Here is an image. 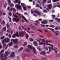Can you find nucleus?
Returning <instances> with one entry per match:
<instances>
[{
	"mask_svg": "<svg viewBox=\"0 0 60 60\" xmlns=\"http://www.w3.org/2000/svg\"><path fill=\"white\" fill-rule=\"evenodd\" d=\"M8 18L9 19V22H11V18L10 17L8 16Z\"/></svg>",
	"mask_w": 60,
	"mask_h": 60,
	"instance_id": "36",
	"label": "nucleus"
},
{
	"mask_svg": "<svg viewBox=\"0 0 60 60\" xmlns=\"http://www.w3.org/2000/svg\"><path fill=\"white\" fill-rule=\"evenodd\" d=\"M45 26H46V27H48V26H49V25H46Z\"/></svg>",
	"mask_w": 60,
	"mask_h": 60,
	"instance_id": "62",
	"label": "nucleus"
},
{
	"mask_svg": "<svg viewBox=\"0 0 60 60\" xmlns=\"http://www.w3.org/2000/svg\"><path fill=\"white\" fill-rule=\"evenodd\" d=\"M16 36L14 34H13L12 36V37L14 38H15V37H16Z\"/></svg>",
	"mask_w": 60,
	"mask_h": 60,
	"instance_id": "31",
	"label": "nucleus"
},
{
	"mask_svg": "<svg viewBox=\"0 0 60 60\" xmlns=\"http://www.w3.org/2000/svg\"><path fill=\"white\" fill-rule=\"evenodd\" d=\"M43 11H44V12H45V13H46L47 12V11H46V10H44Z\"/></svg>",
	"mask_w": 60,
	"mask_h": 60,
	"instance_id": "44",
	"label": "nucleus"
},
{
	"mask_svg": "<svg viewBox=\"0 0 60 60\" xmlns=\"http://www.w3.org/2000/svg\"><path fill=\"white\" fill-rule=\"evenodd\" d=\"M41 25L43 27H44V26H45V25H44L41 24Z\"/></svg>",
	"mask_w": 60,
	"mask_h": 60,
	"instance_id": "64",
	"label": "nucleus"
},
{
	"mask_svg": "<svg viewBox=\"0 0 60 60\" xmlns=\"http://www.w3.org/2000/svg\"><path fill=\"white\" fill-rule=\"evenodd\" d=\"M15 7H16L17 9H20V8H21L20 6L18 4L16 5Z\"/></svg>",
	"mask_w": 60,
	"mask_h": 60,
	"instance_id": "8",
	"label": "nucleus"
},
{
	"mask_svg": "<svg viewBox=\"0 0 60 60\" xmlns=\"http://www.w3.org/2000/svg\"><path fill=\"white\" fill-rule=\"evenodd\" d=\"M44 21H42L41 22V23L42 24H47L48 23V22H47V20H44Z\"/></svg>",
	"mask_w": 60,
	"mask_h": 60,
	"instance_id": "9",
	"label": "nucleus"
},
{
	"mask_svg": "<svg viewBox=\"0 0 60 60\" xmlns=\"http://www.w3.org/2000/svg\"><path fill=\"white\" fill-rule=\"evenodd\" d=\"M11 41H13L14 43L16 44L18 43V39H12L11 40Z\"/></svg>",
	"mask_w": 60,
	"mask_h": 60,
	"instance_id": "3",
	"label": "nucleus"
},
{
	"mask_svg": "<svg viewBox=\"0 0 60 60\" xmlns=\"http://www.w3.org/2000/svg\"><path fill=\"white\" fill-rule=\"evenodd\" d=\"M50 27H55V26L53 25H50Z\"/></svg>",
	"mask_w": 60,
	"mask_h": 60,
	"instance_id": "38",
	"label": "nucleus"
},
{
	"mask_svg": "<svg viewBox=\"0 0 60 60\" xmlns=\"http://www.w3.org/2000/svg\"><path fill=\"white\" fill-rule=\"evenodd\" d=\"M2 46L1 45V44L0 43V49H2Z\"/></svg>",
	"mask_w": 60,
	"mask_h": 60,
	"instance_id": "53",
	"label": "nucleus"
},
{
	"mask_svg": "<svg viewBox=\"0 0 60 60\" xmlns=\"http://www.w3.org/2000/svg\"><path fill=\"white\" fill-rule=\"evenodd\" d=\"M55 29L56 30H58V28L56 27L55 28Z\"/></svg>",
	"mask_w": 60,
	"mask_h": 60,
	"instance_id": "59",
	"label": "nucleus"
},
{
	"mask_svg": "<svg viewBox=\"0 0 60 60\" xmlns=\"http://www.w3.org/2000/svg\"><path fill=\"white\" fill-rule=\"evenodd\" d=\"M19 29L20 30H22V29H21V27L20 26L19 27Z\"/></svg>",
	"mask_w": 60,
	"mask_h": 60,
	"instance_id": "58",
	"label": "nucleus"
},
{
	"mask_svg": "<svg viewBox=\"0 0 60 60\" xmlns=\"http://www.w3.org/2000/svg\"><path fill=\"white\" fill-rule=\"evenodd\" d=\"M36 6L37 7H40V6L38 4H37L36 5Z\"/></svg>",
	"mask_w": 60,
	"mask_h": 60,
	"instance_id": "37",
	"label": "nucleus"
},
{
	"mask_svg": "<svg viewBox=\"0 0 60 60\" xmlns=\"http://www.w3.org/2000/svg\"><path fill=\"white\" fill-rule=\"evenodd\" d=\"M48 7L49 9H50L52 7V5L51 4H49L48 5Z\"/></svg>",
	"mask_w": 60,
	"mask_h": 60,
	"instance_id": "14",
	"label": "nucleus"
},
{
	"mask_svg": "<svg viewBox=\"0 0 60 60\" xmlns=\"http://www.w3.org/2000/svg\"><path fill=\"white\" fill-rule=\"evenodd\" d=\"M33 43L34 46H38V43H37V41H34L33 42Z\"/></svg>",
	"mask_w": 60,
	"mask_h": 60,
	"instance_id": "10",
	"label": "nucleus"
},
{
	"mask_svg": "<svg viewBox=\"0 0 60 60\" xmlns=\"http://www.w3.org/2000/svg\"><path fill=\"white\" fill-rule=\"evenodd\" d=\"M43 1L44 3H46L47 2V0H43Z\"/></svg>",
	"mask_w": 60,
	"mask_h": 60,
	"instance_id": "35",
	"label": "nucleus"
},
{
	"mask_svg": "<svg viewBox=\"0 0 60 60\" xmlns=\"http://www.w3.org/2000/svg\"><path fill=\"white\" fill-rule=\"evenodd\" d=\"M10 39L8 38H5L4 40L2 41V42L4 47H5V46H6V44H5L4 43L9 42H10Z\"/></svg>",
	"mask_w": 60,
	"mask_h": 60,
	"instance_id": "1",
	"label": "nucleus"
},
{
	"mask_svg": "<svg viewBox=\"0 0 60 60\" xmlns=\"http://www.w3.org/2000/svg\"><path fill=\"white\" fill-rule=\"evenodd\" d=\"M8 3L9 4H10V3H11V2L10 1V0H8Z\"/></svg>",
	"mask_w": 60,
	"mask_h": 60,
	"instance_id": "48",
	"label": "nucleus"
},
{
	"mask_svg": "<svg viewBox=\"0 0 60 60\" xmlns=\"http://www.w3.org/2000/svg\"><path fill=\"white\" fill-rule=\"evenodd\" d=\"M30 41H33L34 40L33 38H30L29 39Z\"/></svg>",
	"mask_w": 60,
	"mask_h": 60,
	"instance_id": "29",
	"label": "nucleus"
},
{
	"mask_svg": "<svg viewBox=\"0 0 60 60\" xmlns=\"http://www.w3.org/2000/svg\"><path fill=\"white\" fill-rule=\"evenodd\" d=\"M8 24H9V23H7V28H9V27H10V26L9 25H8Z\"/></svg>",
	"mask_w": 60,
	"mask_h": 60,
	"instance_id": "27",
	"label": "nucleus"
},
{
	"mask_svg": "<svg viewBox=\"0 0 60 60\" xmlns=\"http://www.w3.org/2000/svg\"><path fill=\"white\" fill-rule=\"evenodd\" d=\"M12 45V43H10L8 44L7 46L5 48V49H7L8 47V48H10V47Z\"/></svg>",
	"mask_w": 60,
	"mask_h": 60,
	"instance_id": "4",
	"label": "nucleus"
},
{
	"mask_svg": "<svg viewBox=\"0 0 60 60\" xmlns=\"http://www.w3.org/2000/svg\"><path fill=\"white\" fill-rule=\"evenodd\" d=\"M45 41V40L44 39H42V42H44Z\"/></svg>",
	"mask_w": 60,
	"mask_h": 60,
	"instance_id": "57",
	"label": "nucleus"
},
{
	"mask_svg": "<svg viewBox=\"0 0 60 60\" xmlns=\"http://www.w3.org/2000/svg\"><path fill=\"white\" fill-rule=\"evenodd\" d=\"M33 51L34 53H36V50L35 49V48L33 47Z\"/></svg>",
	"mask_w": 60,
	"mask_h": 60,
	"instance_id": "20",
	"label": "nucleus"
},
{
	"mask_svg": "<svg viewBox=\"0 0 60 60\" xmlns=\"http://www.w3.org/2000/svg\"><path fill=\"white\" fill-rule=\"evenodd\" d=\"M15 14H18V15H19L20 16V14L19 13H18L17 12Z\"/></svg>",
	"mask_w": 60,
	"mask_h": 60,
	"instance_id": "52",
	"label": "nucleus"
},
{
	"mask_svg": "<svg viewBox=\"0 0 60 60\" xmlns=\"http://www.w3.org/2000/svg\"><path fill=\"white\" fill-rule=\"evenodd\" d=\"M36 22H37V23H38V24H40V23L39 22H38V21H35Z\"/></svg>",
	"mask_w": 60,
	"mask_h": 60,
	"instance_id": "49",
	"label": "nucleus"
},
{
	"mask_svg": "<svg viewBox=\"0 0 60 60\" xmlns=\"http://www.w3.org/2000/svg\"><path fill=\"white\" fill-rule=\"evenodd\" d=\"M45 52L44 51H42L40 53V54L41 55H44V54H45Z\"/></svg>",
	"mask_w": 60,
	"mask_h": 60,
	"instance_id": "23",
	"label": "nucleus"
},
{
	"mask_svg": "<svg viewBox=\"0 0 60 60\" xmlns=\"http://www.w3.org/2000/svg\"><path fill=\"white\" fill-rule=\"evenodd\" d=\"M33 16H37V15H36V14H33Z\"/></svg>",
	"mask_w": 60,
	"mask_h": 60,
	"instance_id": "61",
	"label": "nucleus"
},
{
	"mask_svg": "<svg viewBox=\"0 0 60 60\" xmlns=\"http://www.w3.org/2000/svg\"><path fill=\"white\" fill-rule=\"evenodd\" d=\"M14 3H18L19 4H20L21 3L20 0H16L15 1H14Z\"/></svg>",
	"mask_w": 60,
	"mask_h": 60,
	"instance_id": "11",
	"label": "nucleus"
},
{
	"mask_svg": "<svg viewBox=\"0 0 60 60\" xmlns=\"http://www.w3.org/2000/svg\"><path fill=\"white\" fill-rule=\"evenodd\" d=\"M13 10V11L14 12H15L16 11V10H15V9L14 8H12L10 9V11H12Z\"/></svg>",
	"mask_w": 60,
	"mask_h": 60,
	"instance_id": "13",
	"label": "nucleus"
},
{
	"mask_svg": "<svg viewBox=\"0 0 60 60\" xmlns=\"http://www.w3.org/2000/svg\"><path fill=\"white\" fill-rule=\"evenodd\" d=\"M52 16L53 17V18H55V15H52Z\"/></svg>",
	"mask_w": 60,
	"mask_h": 60,
	"instance_id": "51",
	"label": "nucleus"
},
{
	"mask_svg": "<svg viewBox=\"0 0 60 60\" xmlns=\"http://www.w3.org/2000/svg\"><path fill=\"white\" fill-rule=\"evenodd\" d=\"M10 30H7V32H8V33H10Z\"/></svg>",
	"mask_w": 60,
	"mask_h": 60,
	"instance_id": "50",
	"label": "nucleus"
},
{
	"mask_svg": "<svg viewBox=\"0 0 60 60\" xmlns=\"http://www.w3.org/2000/svg\"><path fill=\"white\" fill-rule=\"evenodd\" d=\"M23 47H21L18 50V51H21L23 49Z\"/></svg>",
	"mask_w": 60,
	"mask_h": 60,
	"instance_id": "22",
	"label": "nucleus"
},
{
	"mask_svg": "<svg viewBox=\"0 0 60 60\" xmlns=\"http://www.w3.org/2000/svg\"><path fill=\"white\" fill-rule=\"evenodd\" d=\"M15 36H17V37H19V34L18 31L16 32V33L15 34Z\"/></svg>",
	"mask_w": 60,
	"mask_h": 60,
	"instance_id": "15",
	"label": "nucleus"
},
{
	"mask_svg": "<svg viewBox=\"0 0 60 60\" xmlns=\"http://www.w3.org/2000/svg\"><path fill=\"white\" fill-rule=\"evenodd\" d=\"M13 21L14 22L16 21V22H18V21H19V18H18L16 20V19L15 18H14L13 19Z\"/></svg>",
	"mask_w": 60,
	"mask_h": 60,
	"instance_id": "7",
	"label": "nucleus"
},
{
	"mask_svg": "<svg viewBox=\"0 0 60 60\" xmlns=\"http://www.w3.org/2000/svg\"><path fill=\"white\" fill-rule=\"evenodd\" d=\"M46 41L47 42H50V43H51L52 42V41H51L50 40H49V41Z\"/></svg>",
	"mask_w": 60,
	"mask_h": 60,
	"instance_id": "43",
	"label": "nucleus"
},
{
	"mask_svg": "<svg viewBox=\"0 0 60 60\" xmlns=\"http://www.w3.org/2000/svg\"><path fill=\"white\" fill-rule=\"evenodd\" d=\"M5 54H9L10 53L8 52H5Z\"/></svg>",
	"mask_w": 60,
	"mask_h": 60,
	"instance_id": "42",
	"label": "nucleus"
},
{
	"mask_svg": "<svg viewBox=\"0 0 60 60\" xmlns=\"http://www.w3.org/2000/svg\"><path fill=\"white\" fill-rule=\"evenodd\" d=\"M52 1L53 2H55L56 1H59V0H52Z\"/></svg>",
	"mask_w": 60,
	"mask_h": 60,
	"instance_id": "34",
	"label": "nucleus"
},
{
	"mask_svg": "<svg viewBox=\"0 0 60 60\" xmlns=\"http://www.w3.org/2000/svg\"><path fill=\"white\" fill-rule=\"evenodd\" d=\"M27 47L28 48H30L31 49H32V46L30 45H29L27 46Z\"/></svg>",
	"mask_w": 60,
	"mask_h": 60,
	"instance_id": "25",
	"label": "nucleus"
},
{
	"mask_svg": "<svg viewBox=\"0 0 60 60\" xmlns=\"http://www.w3.org/2000/svg\"><path fill=\"white\" fill-rule=\"evenodd\" d=\"M12 54L10 55L11 57H13L14 56L15 54L14 52H11Z\"/></svg>",
	"mask_w": 60,
	"mask_h": 60,
	"instance_id": "19",
	"label": "nucleus"
},
{
	"mask_svg": "<svg viewBox=\"0 0 60 60\" xmlns=\"http://www.w3.org/2000/svg\"><path fill=\"white\" fill-rule=\"evenodd\" d=\"M21 5L23 7V8L24 10H26V9H27V8L25 7V5H25V4L24 3H21Z\"/></svg>",
	"mask_w": 60,
	"mask_h": 60,
	"instance_id": "5",
	"label": "nucleus"
},
{
	"mask_svg": "<svg viewBox=\"0 0 60 60\" xmlns=\"http://www.w3.org/2000/svg\"><path fill=\"white\" fill-rule=\"evenodd\" d=\"M37 48L39 50V51H41V49L40 48Z\"/></svg>",
	"mask_w": 60,
	"mask_h": 60,
	"instance_id": "45",
	"label": "nucleus"
},
{
	"mask_svg": "<svg viewBox=\"0 0 60 60\" xmlns=\"http://www.w3.org/2000/svg\"><path fill=\"white\" fill-rule=\"evenodd\" d=\"M14 17H15L16 19L18 18V16L17 15H14Z\"/></svg>",
	"mask_w": 60,
	"mask_h": 60,
	"instance_id": "47",
	"label": "nucleus"
},
{
	"mask_svg": "<svg viewBox=\"0 0 60 60\" xmlns=\"http://www.w3.org/2000/svg\"><path fill=\"white\" fill-rule=\"evenodd\" d=\"M29 55L31 56H34V53H29Z\"/></svg>",
	"mask_w": 60,
	"mask_h": 60,
	"instance_id": "16",
	"label": "nucleus"
},
{
	"mask_svg": "<svg viewBox=\"0 0 60 60\" xmlns=\"http://www.w3.org/2000/svg\"><path fill=\"white\" fill-rule=\"evenodd\" d=\"M8 37H9V38H11V35L10 34H9Z\"/></svg>",
	"mask_w": 60,
	"mask_h": 60,
	"instance_id": "54",
	"label": "nucleus"
},
{
	"mask_svg": "<svg viewBox=\"0 0 60 60\" xmlns=\"http://www.w3.org/2000/svg\"><path fill=\"white\" fill-rule=\"evenodd\" d=\"M31 27H32V29L33 30H35V28H34L35 26H34L33 25H30V26Z\"/></svg>",
	"mask_w": 60,
	"mask_h": 60,
	"instance_id": "24",
	"label": "nucleus"
},
{
	"mask_svg": "<svg viewBox=\"0 0 60 60\" xmlns=\"http://www.w3.org/2000/svg\"><path fill=\"white\" fill-rule=\"evenodd\" d=\"M24 43H25V44L26 45H27V42H25Z\"/></svg>",
	"mask_w": 60,
	"mask_h": 60,
	"instance_id": "60",
	"label": "nucleus"
},
{
	"mask_svg": "<svg viewBox=\"0 0 60 60\" xmlns=\"http://www.w3.org/2000/svg\"><path fill=\"white\" fill-rule=\"evenodd\" d=\"M9 14L10 16H11V12H9Z\"/></svg>",
	"mask_w": 60,
	"mask_h": 60,
	"instance_id": "55",
	"label": "nucleus"
},
{
	"mask_svg": "<svg viewBox=\"0 0 60 60\" xmlns=\"http://www.w3.org/2000/svg\"><path fill=\"white\" fill-rule=\"evenodd\" d=\"M37 41L38 42H40L41 41V39L40 38H38L37 40Z\"/></svg>",
	"mask_w": 60,
	"mask_h": 60,
	"instance_id": "28",
	"label": "nucleus"
},
{
	"mask_svg": "<svg viewBox=\"0 0 60 60\" xmlns=\"http://www.w3.org/2000/svg\"><path fill=\"white\" fill-rule=\"evenodd\" d=\"M30 50L28 49H26L25 51L27 52H28Z\"/></svg>",
	"mask_w": 60,
	"mask_h": 60,
	"instance_id": "26",
	"label": "nucleus"
},
{
	"mask_svg": "<svg viewBox=\"0 0 60 60\" xmlns=\"http://www.w3.org/2000/svg\"><path fill=\"white\" fill-rule=\"evenodd\" d=\"M40 45H43V44H44V45H45L46 44L43 42H39L38 43Z\"/></svg>",
	"mask_w": 60,
	"mask_h": 60,
	"instance_id": "17",
	"label": "nucleus"
},
{
	"mask_svg": "<svg viewBox=\"0 0 60 60\" xmlns=\"http://www.w3.org/2000/svg\"><path fill=\"white\" fill-rule=\"evenodd\" d=\"M2 24H5V22L4 21L2 22Z\"/></svg>",
	"mask_w": 60,
	"mask_h": 60,
	"instance_id": "40",
	"label": "nucleus"
},
{
	"mask_svg": "<svg viewBox=\"0 0 60 60\" xmlns=\"http://www.w3.org/2000/svg\"><path fill=\"white\" fill-rule=\"evenodd\" d=\"M25 33L26 34V38L27 39L28 38V36H29V35L26 32H25Z\"/></svg>",
	"mask_w": 60,
	"mask_h": 60,
	"instance_id": "21",
	"label": "nucleus"
},
{
	"mask_svg": "<svg viewBox=\"0 0 60 60\" xmlns=\"http://www.w3.org/2000/svg\"><path fill=\"white\" fill-rule=\"evenodd\" d=\"M4 38V36H3L1 37V39L2 40H3Z\"/></svg>",
	"mask_w": 60,
	"mask_h": 60,
	"instance_id": "46",
	"label": "nucleus"
},
{
	"mask_svg": "<svg viewBox=\"0 0 60 60\" xmlns=\"http://www.w3.org/2000/svg\"><path fill=\"white\" fill-rule=\"evenodd\" d=\"M14 47L15 48H18V46L17 45H15L14 46Z\"/></svg>",
	"mask_w": 60,
	"mask_h": 60,
	"instance_id": "41",
	"label": "nucleus"
},
{
	"mask_svg": "<svg viewBox=\"0 0 60 60\" xmlns=\"http://www.w3.org/2000/svg\"><path fill=\"white\" fill-rule=\"evenodd\" d=\"M27 7H28V8H31V7L29 6H27Z\"/></svg>",
	"mask_w": 60,
	"mask_h": 60,
	"instance_id": "63",
	"label": "nucleus"
},
{
	"mask_svg": "<svg viewBox=\"0 0 60 60\" xmlns=\"http://www.w3.org/2000/svg\"><path fill=\"white\" fill-rule=\"evenodd\" d=\"M3 30H4V31H5L6 30V27H4L3 28Z\"/></svg>",
	"mask_w": 60,
	"mask_h": 60,
	"instance_id": "32",
	"label": "nucleus"
},
{
	"mask_svg": "<svg viewBox=\"0 0 60 60\" xmlns=\"http://www.w3.org/2000/svg\"><path fill=\"white\" fill-rule=\"evenodd\" d=\"M48 48L49 49V51H50V50H51V49H52V48L50 46H49L48 47Z\"/></svg>",
	"mask_w": 60,
	"mask_h": 60,
	"instance_id": "33",
	"label": "nucleus"
},
{
	"mask_svg": "<svg viewBox=\"0 0 60 60\" xmlns=\"http://www.w3.org/2000/svg\"><path fill=\"white\" fill-rule=\"evenodd\" d=\"M23 32H20L19 33V35L21 37H23L25 35L24 34H23Z\"/></svg>",
	"mask_w": 60,
	"mask_h": 60,
	"instance_id": "6",
	"label": "nucleus"
},
{
	"mask_svg": "<svg viewBox=\"0 0 60 60\" xmlns=\"http://www.w3.org/2000/svg\"><path fill=\"white\" fill-rule=\"evenodd\" d=\"M46 44L48 46H50L52 48L53 50H55L57 49V48L56 47H54V46H53V45H52L48 43L47 42H46Z\"/></svg>",
	"mask_w": 60,
	"mask_h": 60,
	"instance_id": "2",
	"label": "nucleus"
},
{
	"mask_svg": "<svg viewBox=\"0 0 60 60\" xmlns=\"http://www.w3.org/2000/svg\"><path fill=\"white\" fill-rule=\"evenodd\" d=\"M57 7H59V8H60V5H57Z\"/></svg>",
	"mask_w": 60,
	"mask_h": 60,
	"instance_id": "56",
	"label": "nucleus"
},
{
	"mask_svg": "<svg viewBox=\"0 0 60 60\" xmlns=\"http://www.w3.org/2000/svg\"><path fill=\"white\" fill-rule=\"evenodd\" d=\"M13 6H14V4H11L10 5V7H13Z\"/></svg>",
	"mask_w": 60,
	"mask_h": 60,
	"instance_id": "39",
	"label": "nucleus"
},
{
	"mask_svg": "<svg viewBox=\"0 0 60 60\" xmlns=\"http://www.w3.org/2000/svg\"><path fill=\"white\" fill-rule=\"evenodd\" d=\"M22 18L23 19H24L25 20L26 22H27V20H26V19L25 18V17H24V16L22 15Z\"/></svg>",
	"mask_w": 60,
	"mask_h": 60,
	"instance_id": "18",
	"label": "nucleus"
},
{
	"mask_svg": "<svg viewBox=\"0 0 60 60\" xmlns=\"http://www.w3.org/2000/svg\"><path fill=\"white\" fill-rule=\"evenodd\" d=\"M34 12L36 13H37V14L38 15H41V13H40V12H38L37 11H34Z\"/></svg>",
	"mask_w": 60,
	"mask_h": 60,
	"instance_id": "12",
	"label": "nucleus"
},
{
	"mask_svg": "<svg viewBox=\"0 0 60 60\" xmlns=\"http://www.w3.org/2000/svg\"><path fill=\"white\" fill-rule=\"evenodd\" d=\"M47 29H49V30H52V31H54V29H52L50 28H48Z\"/></svg>",
	"mask_w": 60,
	"mask_h": 60,
	"instance_id": "30",
	"label": "nucleus"
}]
</instances>
